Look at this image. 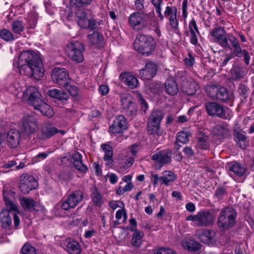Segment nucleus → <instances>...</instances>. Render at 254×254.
Instances as JSON below:
<instances>
[{
  "instance_id": "11",
  "label": "nucleus",
  "mask_w": 254,
  "mask_h": 254,
  "mask_svg": "<svg viewBox=\"0 0 254 254\" xmlns=\"http://www.w3.org/2000/svg\"><path fill=\"white\" fill-rule=\"evenodd\" d=\"M205 109L210 116L227 119L228 117L223 105L214 102H208L205 104Z\"/></svg>"
},
{
  "instance_id": "45",
  "label": "nucleus",
  "mask_w": 254,
  "mask_h": 254,
  "mask_svg": "<svg viewBox=\"0 0 254 254\" xmlns=\"http://www.w3.org/2000/svg\"><path fill=\"white\" fill-rule=\"evenodd\" d=\"M75 14L78 17V25L81 28H83L89 19L87 18V13L81 10L78 9L75 11Z\"/></svg>"
},
{
  "instance_id": "32",
  "label": "nucleus",
  "mask_w": 254,
  "mask_h": 254,
  "mask_svg": "<svg viewBox=\"0 0 254 254\" xmlns=\"http://www.w3.org/2000/svg\"><path fill=\"white\" fill-rule=\"evenodd\" d=\"M228 166L229 170L238 176H243L246 173L245 168L237 162L229 163Z\"/></svg>"
},
{
  "instance_id": "39",
  "label": "nucleus",
  "mask_w": 254,
  "mask_h": 254,
  "mask_svg": "<svg viewBox=\"0 0 254 254\" xmlns=\"http://www.w3.org/2000/svg\"><path fill=\"white\" fill-rule=\"evenodd\" d=\"M146 129L150 134L161 135L162 133V130L160 128V124L152 123L148 121Z\"/></svg>"
},
{
  "instance_id": "26",
  "label": "nucleus",
  "mask_w": 254,
  "mask_h": 254,
  "mask_svg": "<svg viewBox=\"0 0 254 254\" xmlns=\"http://www.w3.org/2000/svg\"><path fill=\"white\" fill-rule=\"evenodd\" d=\"M87 38L88 42L91 45H93L98 49L103 47L104 38L102 34L98 31H94L92 34H88Z\"/></svg>"
},
{
  "instance_id": "21",
  "label": "nucleus",
  "mask_w": 254,
  "mask_h": 254,
  "mask_svg": "<svg viewBox=\"0 0 254 254\" xmlns=\"http://www.w3.org/2000/svg\"><path fill=\"white\" fill-rule=\"evenodd\" d=\"M156 73V66L152 63H148L145 67L140 70L139 74L142 79L150 80Z\"/></svg>"
},
{
  "instance_id": "30",
  "label": "nucleus",
  "mask_w": 254,
  "mask_h": 254,
  "mask_svg": "<svg viewBox=\"0 0 254 254\" xmlns=\"http://www.w3.org/2000/svg\"><path fill=\"white\" fill-rule=\"evenodd\" d=\"M120 77L129 88L134 89L138 86V79L130 73H122Z\"/></svg>"
},
{
  "instance_id": "58",
  "label": "nucleus",
  "mask_w": 254,
  "mask_h": 254,
  "mask_svg": "<svg viewBox=\"0 0 254 254\" xmlns=\"http://www.w3.org/2000/svg\"><path fill=\"white\" fill-rule=\"evenodd\" d=\"M138 102L141 105V110L144 113H146L147 110L148 108V105L146 100L143 98L141 94H138L137 95Z\"/></svg>"
},
{
  "instance_id": "64",
  "label": "nucleus",
  "mask_w": 254,
  "mask_h": 254,
  "mask_svg": "<svg viewBox=\"0 0 254 254\" xmlns=\"http://www.w3.org/2000/svg\"><path fill=\"white\" fill-rule=\"evenodd\" d=\"M134 161V158L133 156L129 157L127 160L123 163L122 167L126 169H127L132 165Z\"/></svg>"
},
{
  "instance_id": "55",
  "label": "nucleus",
  "mask_w": 254,
  "mask_h": 254,
  "mask_svg": "<svg viewBox=\"0 0 254 254\" xmlns=\"http://www.w3.org/2000/svg\"><path fill=\"white\" fill-rule=\"evenodd\" d=\"M21 253L22 254H37L36 249L28 243H25L22 246Z\"/></svg>"
},
{
  "instance_id": "33",
  "label": "nucleus",
  "mask_w": 254,
  "mask_h": 254,
  "mask_svg": "<svg viewBox=\"0 0 254 254\" xmlns=\"http://www.w3.org/2000/svg\"><path fill=\"white\" fill-rule=\"evenodd\" d=\"M103 24V20H97L93 18H91L88 20L87 22H86L83 28L90 29L92 31L95 30V31H98V30L101 28L100 26Z\"/></svg>"
},
{
  "instance_id": "48",
  "label": "nucleus",
  "mask_w": 254,
  "mask_h": 254,
  "mask_svg": "<svg viewBox=\"0 0 254 254\" xmlns=\"http://www.w3.org/2000/svg\"><path fill=\"white\" fill-rule=\"evenodd\" d=\"M92 0H70L69 3L71 7L74 8H81L88 5Z\"/></svg>"
},
{
  "instance_id": "40",
  "label": "nucleus",
  "mask_w": 254,
  "mask_h": 254,
  "mask_svg": "<svg viewBox=\"0 0 254 254\" xmlns=\"http://www.w3.org/2000/svg\"><path fill=\"white\" fill-rule=\"evenodd\" d=\"M144 233L141 231H135L132 235L131 243L132 246L138 248L140 246L142 242Z\"/></svg>"
},
{
  "instance_id": "61",
  "label": "nucleus",
  "mask_w": 254,
  "mask_h": 254,
  "mask_svg": "<svg viewBox=\"0 0 254 254\" xmlns=\"http://www.w3.org/2000/svg\"><path fill=\"white\" fill-rule=\"evenodd\" d=\"M170 26L174 30H177L179 27V20L177 15L168 19Z\"/></svg>"
},
{
  "instance_id": "25",
  "label": "nucleus",
  "mask_w": 254,
  "mask_h": 254,
  "mask_svg": "<svg viewBox=\"0 0 254 254\" xmlns=\"http://www.w3.org/2000/svg\"><path fill=\"white\" fill-rule=\"evenodd\" d=\"M211 133L213 136L220 140L231 136L230 130L226 127L219 125H216L212 128Z\"/></svg>"
},
{
  "instance_id": "28",
  "label": "nucleus",
  "mask_w": 254,
  "mask_h": 254,
  "mask_svg": "<svg viewBox=\"0 0 254 254\" xmlns=\"http://www.w3.org/2000/svg\"><path fill=\"white\" fill-rule=\"evenodd\" d=\"M34 108L39 111L42 115L48 118H52L54 115L53 108L43 100Z\"/></svg>"
},
{
  "instance_id": "47",
  "label": "nucleus",
  "mask_w": 254,
  "mask_h": 254,
  "mask_svg": "<svg viewBox=\"0 0 254 254\" xmlns=\"http://www.w3.org/2000/svg\"><path fill=\"white\" fill-rule=\"evenodd\" d=\"M151 3L155 7V11L160 20H163L164 19V16L161 12V6L163 3V0H151Z\"/></svg>"
},
{
  "instance_id": "31",
  "label": "nucleus",
  "mask_w": 254,
  "mask_h": 254,
  "mask_svg": "<svg viewBox=\"0 0 254 254\" xmlns=\"http://www.w3.org/2000/svg\"><path fill=\"white\" fill-rule=\"evenodd\" d=\"M233 93L224 87H220L215 99L223 103H227L232 100Z\"/></svg>"
},
{
  "instance_id": "46",
  "label": "nucleus",
  "mask_w": 254,
  "mask_h": 254,
  "mask_svg": "<svg viewBox=\"0 0 254 254\" xmlns=\"http://www.w3.org/2000/svg\"><path fill=\"white\" fill-rule=\"evenodd\" d=\"M238 91L240 96L246 100L249 96L250 90L247 84L241 82L238 85Z\"/></svg>"
},
{
  "instance_id": "13",
  "label": "nucleus",
  "mask_w": 254,
  "mask_h": 254,
  "mask_svg": "<svg viewBox=\"0 0 254 254\" xmlns=\"http://www.w3.org/2000/svg\"><path fill=\"white\" fill-rule=\"evenodd\" d=\"M58 132H60L62 134L65 133L64 130H59L52 125L46 123L41 127L37 134V137L40 140H46L51 138Z\"/></svg>"
},
{
  "instance_id": "18",
  "label": "nucleus",
  "mask_w": 254,
  "mask_h": 254,
  "mask_svg": "<svg viewBox=\"0 0 254 254\" xmlns=\"http://www.w3.org/2000/svg\"><path fill=\"white\" fill-rule=\"evenodd\" d=\"M172 154V151L170 149L162 150L153 154L151 156V159L163 166L171 163Z\"/></svg>"
},
{
  "instance_id": "63",
  "label": "nucleus",
  "mask_w": 254,
  "mask_h": 254,
  "mask_svg": "<svg viewBox=\"0 0 254 254\" xmlns=\"http://www.w3.org/2000/svg\"><path fill=\"white\" fill-rule=\"evenodd\" d=\"M6 123L3 121H0V145L2 143L4 136L3 133L5 130Z\"/></svg>"
},
{
  "instance_id": "5",
  "label": "nucleus",
  "mask_w": 254,
  "mask_h": 254,
  "mask_svg": "<svg viewBox=\"0 0 254 254\" xmlns=\"http://www.w3.org/2000/svg\"><path fill=\"white\" fill-rule=\"evenodd\" d=\"M236 216L237 213L232 207L223 208L219 214L218 227L223 231L232 227L236 223Z\"/></svg>"
},
{
  "instance_id": "37",
  "label": "nucleus",
  "mask_w": 254,
  "mask_h": 254,
  "mask_svg": "<svg viewBox=\"0 0 254 254\" xmlns=\"http://www.w3.org/2000/svg\"><path fill=\"white\" fill-rule=\"evenodd\" d=\"M164 115L163 111L160 110H154L151 112L148 121L152 123L160 124L164 118Z\"/></svg>"
},
{
  "instance_id": "29",
  "label": "nucleus",
  "mask_w": 254,
  "mask_h": 254,
  "mask_svg": "<svg viewBox=\"0 0 254 254\" xmlns=\"http://www.w3.org/2000/svg\"><path fill=\"white\" fill-rule=\"evenodd\" d=\"M72 159L74 168L81 173H86L88 167L83 163L82 155L77 152H74L72 155Z\"/></svg>"
},
{
  "instance_id": "17",
  "label": "nucleus",
  "mask_w": 254,
  "mask_h": 254,
  "mask_svg": "<svg viewBox=\"0 0 254 254\" xmlns=\"http://www.w3.org/2000/svg\"><path fill=\"white\" fill-rule=\"evenodd\" d=\"M248 69L242 64H233L229 72V76L233 81H238L243 79L248 73Z\"/></svg>"
},
{
  "instance_id": "10",
  "label": "nucleus",
  "mask_w": 254,
  "mask_h": 254,
  "mask_svg": "<svg viewBox=\"0 0 254 254\" xmlns=\"http://www.w3.org/2000/svg\"><path fill=\"white\" fill-rule=\"evenodd\" d=\"M52 77L53 81L61 87L70 83L71 81L68 72L64 68H54L52 73Z\"/></svg>"
},
{
  "instance_id": "60",
  "label": "nucleus",
  "mask_w": 254,
  "mask_h": 254,
  "mask_svg": "<svg viewBox=\"0 0 254 254\" xmlns=\"http://www.w3.org/2000/svg\"><path fill=\"white\" fill-rule=\"evenodd\" d=\"M155 254H177L173 250L168 248L158 249Z\"/></svg>"
},
{
  "instance_id": "38",
  "label": "nucleus",
  "mask_w": 254,
  "mask_h": 254,
  "mask_svg": "<svg viewBox=\"0 0 254 254\" xmlns=\"http://www.w3.org/2000/svg\"><path fill=\"white\" fill-rule=\"evenodd\" d=\"M176 178L174 172L172 171H165L164 175L160 177V182L161 184H165L168 186L170 183L173 182Z\"/></svg>"
},
{
  "instance_id": "41",
  "label": "nucleus",
  "mask_w": 254,
  "mask_h": 254,
  "mask_svg": "<svg viewBox=\"0 0 254 254\" xmlns=\"http://www.w3.org/2000/svg\"><path fill=\"white\" fill-rule=\"evenodd\" d=\"M213 232L209 230H204L198 234L200 240L205 244H209L213 240Z\"/></svg>"
},
{
  "instance_id": "36",
  "label": "nucleus",
  "mask_w": 254,
  "mask_h": 254,
  "mask_svg": "<svg viewBox=\"0 0 254 254\" xmlns=\"http://www.w3.org/2000/svg\"><path fill=\"white\" fill-rule=\"evenodd\" d=\"M20 204L24 209L31 212L35 210L37 203L32 198L23 197L20 199Z\"/></svg>"
},
{
  "instance_id": "22",
  "label": "nucleus",
  "mask_w": 254,
  "mask_h": 254,
  "mask_svg": "<svg viewBox=\"0 0 254 254\" xmlns=\"http://www.w3.org/2000/svg\"><path fill=\"white\" fill-rule=\"evenodd\" d=\"M233 135L237 145L241 148L244 149L249 146L248 138L244 134V132L241 129L234 128Z\"/></svg>"
},
{
  "instance_id": "50",
  "label": "nucleus",
  "mask_w": 254,
  "mask_h": 254,
  "mask_svg": "<svg viewBox=\"0 0 254 254\" xmlns=\"http://www.w3.org/2000/svg\"><path fill=\"white\" fill-rule=\"evenodd\" d=\"M190 133L189 132L181 131L179 132L176 135V140L179 142L185 144L189 142V136Z\"/></svg>"
},
{
  "instance_id": "4",
  "label": "nucleus",
  "mask_w": 254,
  "mask_h": 254,
  "mask_svg": "<svg viewBox=\"0 0 254 254\" xmlns=\"http://www.w3.org/2000/svg\"><path fill=\"white\" fill-rule=\"evenodd\" d=\"M133 47L135 51L143 56H148L154 51L155 43L151 36L140 34L137 36L133 43Z\"/></svg>"
},
{
  "instance_id": "14",
  "label": "nucleus",
  "mask_w": 254,
  "mask_h": 254,
  "mask_svg": "<svg viewBox=\"0 0 254 254\" xmlns=\"http://www.w3.org/2000/svg\"><path fill=\"white\" fill-rule=\"evenodd\" d=\"M23 96L25 98L27 99L28 104L34 108L42 101L40 93L34 86L28 87L23 92Z\"/></svg>"
},
{
  "instance_id": "44",
  "label": "nucleus",
  "mask_w": 254,
  "mask_h": 254,
  "mask_svg": "<svg viewBox=\"0 0 254 254\" xmlns=\"http://www.w3.org/2000/svg\"><path fill=\"white\" fill-rule=\"evenodd\" d=\"M92 189L91 194L92 200L96 206H100L103 203L102 197L96 187H93Z\"/></svg>"
},
{
  "instance_id": "34",
  "label": "nucleus",
  "mask_w": 254,
  "mask_h": 254,
  "mask_svg": "<svg viewBox=\"0 0 254 254\" xmlns=\"http://www.w3.org/2000/svg\"><path fill=\"white\" fill-rule=\"evenodd\" d=\"M11 223V218L9 212H6L0 214V225L2 228L10 230L12 226Z\"/></svg>"
},
{
  "instance_id": "6",
  "label": "nucleus",
  "mask_w": 254,
  "mask_h": 254,
  "mask_svg": "<svg viewBox=\"0 0 254 254\" xmlns=\"http://www.w3.org/2000/svg\"><path fill=\"white\" fill-rule=\"evenodd\" d=\"M84 50V45L77 41H72L67 44L65 49L68 57L76 63H81L84 61L83 53Z\"/></svg>"
},
{
  "instance_id": "53",
  "label": "nucleus",
  "mask_w": 254,
  "mask_h": 254,
  "mask_svg": "<svg viewBox=\"0 0 254 254\" xmlns=\"http://www.w3.org/2000/svg\"><path fill=\"white\" fill-rule=\"evenodd\" d=\"M0 37L5 41H11L14 39L13 34L6 29L0 31Z\"/></svg>"
},
{
  "instance_id": "23",
  "label": "nucleus",
  "mask_w": 254,
  "mask_h": 254,
  "mask_svg": "<svg viewBox=\"0 0 254 254\" xmlns=\"http://www.w3.org/2000/svg\"><path fill=\"white\" fill-rule=\"evenodd\" d=\"M198 88V85L195 81L184 79L181 82V89L183 92L188 95L192 96L195 94Z\"/></svg>"
},
{
  "instance_id": "62",
  "label": "nucleus",
  "mask_w": 254,
  "mask_h": 254,
  "mask_svg": "<svg viewBox=\"0 0 254 254\" xmlns=\"http://www.w3.org/2000/svg\"><path fill=\"white\" fill-rule=\"evenodd\" d=\"M189 30L190 32H196L197 34L199 33V31L198 27L197 26L195 20L194 19H192L190 22L189 25Z\"/></svg>"
},
{
  "instance_id": "54",
  "label": "nucleus",
  "mask_w": 254,
  "mask_h": 254,
  "mask_svg": "<svg viewBox=\"0 0 254 254\" xmlns=\"http://www.w3.org/2000/svg\"><path fill=\"white\" fill-rule=\"evenodd\" d=\"M219 89V87L218 86L209 85L206 87V92L211 98L215 99L217 95Z\"/></svg>"
},
{
  "instance_id": "35",
  "label": "nucleus",
  "mask_w": 254,
  "mask_h": 254,
  "mask_svg": "<svg viewBox=\"0 0 254 254\" xmlns=\"http://www.w3.org/2000/svg\"><path fill=\"white\" fill-rule=\"evenodd\" d=\"M101 147L105 152L104 160L106 162V165H109L113 162V148L107 144H102Z\"/></svg>"
},
{
  "instance_id": "12",
  "label": "nucleus",
  "mask_w": 254,
  "mask_h": 254,
  "mask_svg": "<svg viewBox=\"0 0 254 254\" xmlns=\"http://www.w3.org/2000/svg\"><path fill=\"white\" fill-rule=\"evenodd\" d=\"M22 123V130L27 134L34 133L38 127L37 119L30 114H26L23 116Z\"/></svg>"
},
{
  "instance_id": "3",
  "label": "nucleus",
  "mask_w": 254,
  "mask_h": 254,
  "mask_svg": "<svg viewBox=\"0 0 254 254\" xmlns=\"http://www.w3.org/2000/svg\"><path fill=\"white\" fill-rule=\"evenodd\" d=\"M153 18L155 17L152 14L138 10L130 14L128 21L134 30H140L148 27Z\"/></svg>"
},
{
  "instance_id": "51",
  "label": "nucleus",
  "mask_w": 254,
  "mask_h": 254,
  "mask_svg": "<svg viewBox=\"0 0 254 254\" xmlns=\"http://www.w3.org/2000/svg\"><path fill=\"white\" fill-rule=\"evenodd\" d=\"M177 8L176 6H167L164 12V18L169 19L177 15Z\"/></svg>"
},
{
  "instance_id": "52",
  "label": "nucleus",
  "mask_w": 254,
  "mask_h": 254,
  "mask_svg": "<svg viewBox=\"0 0 254 254\" xmlns=\"http://www.w3.org/2000/svg\"><path fill=\"white\" fill-rule=\"evenodd\" d=\"M63 87H64L66 89L72 97L76 98L78 97L79 89L77 87L70 85L69 83H67Z\"/></svg>"
},
{
  "instance_id": "19",
  "label": "nucleus",
  "mask_w": 254,
  "mask_h": 254,
  "mask_svg": "<svg viewBox=\"0 0 254 254\" xmlns=\"http://www.w3.org/2000/svg\"><path fill=\"white\" fill-rule=\"evenodd\" d=\"M61 245L69 254H80L81 253L80 244L73 239L67 238L62 241Z\"/></svg>"
},
{
  "instance_id": "16",
  "label": "nucleus",
  "mask_w": 254,
  "mask_h": 254,
  "mask_svg": "<svg viewBox=\"0 0 254 254\" xmlns=\"http://www.w3.org/2000/svg\"><path fill=\"white\" fill-rule=\"evenodd\" d=\"M127 122L124 115H119L116 117L113 123L109 127V131L113 133H120L127 128Z\"/></svg>"
},
{
  "instance_id": "1",
  "label": "nucleus",
  "mask_w": 254,
  "mask_h": 254,
  "mask_svg": "<svg viewBox=\"0 0 254 254\" xmlns=\"http://www.w3.org/2000/svg\"><path fill=\"white\" fill-rule=\"evenodd\" d=\"M18 65L21 74L36 80L44 75V69L41 54L32 50L24 51L19 56Z\"/></svg>"
},
{
  "instance_id": "56",
  "label": "nucleus",
  "mask_w": 254,
  "mask_h": 254,
  "mask_svg": "<svg viewBox=\"0 0 254 254\" xmlns=\"http://www.w3.org/2000/svg\"><path fill=\"white\" fill-rule=\"evenodd\" d=\"M227 192L226 188L224 187L217 188L215 191L214 195L218 200H220L223 199L224 197L227 195Z\"/></svg>"
},
{
  "instance_id": "27",
  "label": "nucleus",
  "mask_w": 254,
  "mask_h": 254,
  "mask_svg": "<svg viewBox=\"0 0 254 254\" xmlns=\"http://www.w3.org/2000/svg\"><path fill=\"white\" fill-rule=\"evenodd\" d=\"M47 94L51 97L55 98L62 103H64L69 98V95L66 92L57 89H50Z\"/></svg>"
},
{
  "instance_id": "9",
  "label": "nucleus",
  "mask_w": 254,
  "mask_h": 254,
  "mask_svg": "<svg viewBox=\"0 0 254 254\" xmlns=\"http://www.w3.org/2000/svg\"><path fill=\"white\" fill-rule=\"evenodd\" d=\"M83 198V192L79 190H75L68 196L66 200L62 202L61 207L65 211L74 208L82 201Z\"/></svg>"
},
{
  "instance_id": "49",
  "label": "nucleus",
  "mask_w": 254,
  "mask_h": 254,
  "mask_svg": "<svg viewBox=\"0 0 254 254\" xmlns=\"http://www.w3.org/2000/svg\"><path fill=\"white\" fill-rule=\"evenodd\" d=\"M11 28L14 33L20 34L24 29V26L21 21L16 20L12 22Z\"/></svg>"
},
{
  "instance_id": "42",
  "label": "nucleus",
  "mask_w": 254,
  "mask_h": 254,
  "mask_svg": "<svg viewBox=\"0 0 254 254\" xmlns=\"http://www.w3.org/2000/svg\"><path fill=\"white\" fill-rule=\"evenodd\" d=\"M197 136L198 147L202 149H207L208 148V145L207 143V135L201 131H199L197 132Z\"/></svg>"
},
{
  "instance_id": "59",
  "label": "nucleus",
  "mask_w": 254,
  "mask_h": 254,
  "mask_svg": "<svg viewBox=\"0 0 254 254\" xmlns=\"http://www.w3.org/2000/svg\"><path fill=\"white\" fill-rule=\"evenodd\" d=\"M3 196L6 205L11 210H16L17 209V206L12 201L9 199V198L6 196V194L4 192L3 194Z\"/></svg>"
},
{
  "instance_id": "20",
  "label": "nucleus",
  "mask_w": 254,
  "mask_h": 254,
  "mask_svg": "<svg viewBox=\"0 0 254 254\" xmlns=\"http://www.w3.org/2000/svg\"><path fill=\"white\" fill-rule=\"evenodd\" d=\"M164 86L166 93L170 96H175L179 92L178 83L173 76H170L166 79Z\"/></svg>"
},
{
  "instance_id": "43",
  "label": "nucleus",
  "mask_w": 254,
  "mask_h": 254,
  "mask_svg": "<svg viewBox=\"0 0 254 254\" xmlns=\"http://www.w3.org/2000/svg\"><path fill=\"white\" fill-rule=\"evenodd\" d=\"M183 245L185 249L193 252H197L201 248L200 244L193 240L185 242L183 243Z\"/></svg>"
},
{
  "instance_id": "57",
  "label": "nucleus",
  "mask_w": 254,
  "mask_h": 254,
  "mask_svg": "<svg viewBox=\"0 0 254 254\" xmlns=\"http://www.w3.org/2000/svg\"><path fill=\"white\" fill-rule=\"evenodd\" d=\"M58 178L60 181H66L71 178L70 172L67 170H64L61 171L58 175Z\"/></svg>"
},
{
  "instance_id": "7",
  "label": "nucleus",
  "mask_w": 254,
  "mask_h": 254,
  "mask_svg": "<svg viewBox=\"0 0 254 254\" xmlns=\"http://www.w3.org/2000/svg\"><path fill=\"white\" fill-rule=\"evenodd\" d=\"M122 112L130 120L134 119L137 114L138 109L132 97L127 94L121 95Z\"/></svg>"
},
{
  "instance_id": "2",
  "label": "nucleus",
  "mask_w": 254,
  "mask_h": 254,
  "mask_svg": "<svg viewBox=\"0 0 254 254\" xmlns=\"http://www.w3.org/2000/svg\"><path fill=\"white\" fill-rule=\"evenodd\" d=\"M210 35L214 41L222 48L234 50L237 57L241 56V47L238 40L232 34L227 33L223 27H218L213 28L210 31Z\"/></svg>"
},
{
  "instance_id": "8",
  "label": "nucleus",
  "mask_w": 254,
  "mask_h": 254,
  "mask_svg": "<svg viewBox=\"0 0 254 254\" xmlns=\"http://www.w3.org/2000/svg\"><path fill=\"white\" fill-rule=\"evenodd\" d=\"M38 186V182L33 176L23 174L20 176L19 188L23 193H28L31 190L36 189Z\"/></svg>"
},
{
  "instance_id": "24",
  "label": "nucleus",
  "mask_w": 254,
  "mask_h": 254,
  "mask_svg": "<svg viewBox=\"0 0 254 254\" xmlns=\"http://www.w3.org/2000/svg\"><path fill=\"white\" fill-rule=\"evenodd\" d=\"M20 133L16 129L9 130L7 133L6 142L10 148H15L19 143Z\"/></svg>"
},
{
  "instance_id": "15",
  "label": "nucleus",
  "mask_w": 254,
  "mask_h": 254,
  "mask_svg": "<svg viewBox=\"0 0 254 254\" xmlns=\"http://www.w3.org/2000/svg\"><path fill=\"white\" fill-rule=\"evenodd\" d=\"M197 226L207 227L212 225L215 220L214 215L208 210H202L197 212Z\"/></svg>"
}]
</instances>
